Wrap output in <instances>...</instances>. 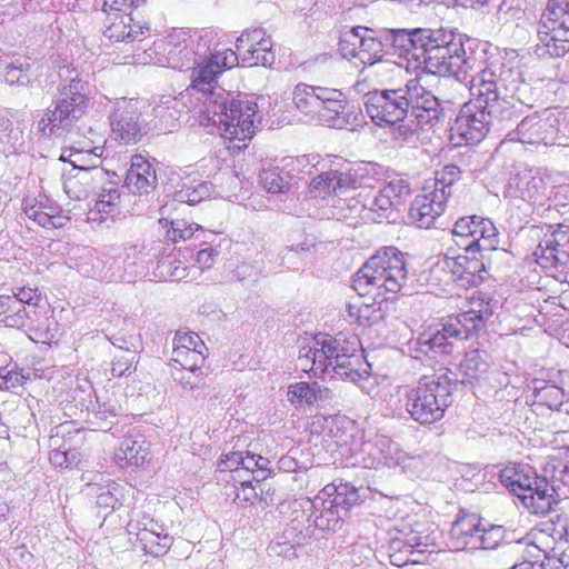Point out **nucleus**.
Here are the masks:
<instances>
[{
	"label": "nucleus",
	"mask_w": 569,
	"mask_h": 569,
	"mask_svg": "<svg viewBox=\"0 0 569 569\" xmlns=\"http://www.w3.org/2000/svg\"><path fill=\"white\" fill-rule=\"evenodd\" d=\"M388 53L419 60L430 29H382Z\"/></svg>",
	"instance_id": "21"
},
{
	"label": "nucleus",
	"mask_w": 569,
	"mask_h": 569,
	"mask_svg": "<svg viewBox=\"0 0 569 569\" xmlns=\"http://www.w3.org/2000/svg\"><path fill=\"white\" fill-rule=\"evenodd\" d=\"M227 495L229 497L233 496V501L238 506L246 507L258 500V487L253 486L252 482L243 486L232 485V490Z\"/></svg>",
	"instance_id": "58"
},
{
	"label": "nucleus",
	"mask_w": 569,
	"mask_h": 569,
	"mask_svg": "<svg viewBox=\"0 0 569 569\" xmlns=\"http://www.w3.org/2000/svg\"><path fill=\"white\" fill-rule=\"evenodd\" d=\"M371 188V196H366L370 220L380 221L389 219L393 211L399 210L410 197L411 189L409 182L403 178H395L383 183L378 190Z\"/></svg>",
	"instance_id": "19"
},
{
	"label": "nucleus",
	"mask_w": 569,
	"mask_h": 569,
	"mask_svg": "<svg viewBox=\"0 0 569 569\" xmlns=\"http://www.w3.org/2000/svg\"><path fill=\"white\" fill-rule=\"evenodd\" d=\"M481 532V523L476 515H463L451 525L449 539L451 547L457 550L466 548L477 549Z\"/></svg>",
	"instance_id": "25"
},
{
	"label": "nucleus",
	"mask_w": 569,
	"mask_h": 569,
	"mask_svg": "<svg viewBox=\"0 0 569 569\" xmlns=\"http://www.w3.org/2000/svg\"><path fill=\"white\" fill-rule=\"evenodd\" d=\"M533 52L539 58H562L569 52V0H548L537 24Z\"/></svg>",
	"instance_id": "11"
},
{
	"label": "nucleus",
	"mask_w": 569,
	"mask_h": 569,
	"mask_svg": "<svg viewBox=\"0 0 569 569\" xmlns=\"http://www.w3.org/2000/svg\"><path fill=\"white\" fill-rule=\"evenodd\" d=\"M258 106L249 100H236L230 93L221 91L216 99L206 103L204 114L209 123L217 127L224 140L233 143L232 148L243 149L256 133Z\"/></svg>",
	"instance_id": "5"
},
{
	"label": "nucleus",
	"mask_w": 569,
	"mask_h": 569,
	"mask_svg": "<svg viewBox=\"0 0 569 569\" xmlns=\"http://www.w3.org/2000/svg\"><path fill=\"white\" fill-rule=\"evenodd\" d=\"M362 449L369 453V461L367 459L362 460L367 468L373 467L376 461L378 463H389L390 461L400 463V455H403V452H399L396 443L386 436H377L375 441L363 442Z\"/></svg>",
	"instance_id": "31"
},
{
	"label": "nucleus",
	"mask_w": 569,
	"mask_h": 569,
	"mask_svg": "<svg viewBox=\"0 0 569 569\" xmlns=\"http://www.w3.org/2000/svg\"><path fill=\"white\" fill-rule=\"evenodd\" d=\"M569 128V116L559 108H547L525 117L513 132H510L511 140L522 143H542L545 146L559 142L565 130Z\"/></svg>",
	"instance_id": "13"
},
{
	"label": "nucleus",
	"mask_w": 569,
	"mask_h": 569,
	"mask_svg": "<svg viewBox=\"0 0 569 569\" xmlns=\"http://www.w3.org/2000/svg\"><path fill=\"white\" fill-rule=\"evenodd\" d=\"M505 538L502 526H490L488 529L481 527L477 549H496Z\"/></svg>",
	"instance_id": "56"
},
{
	"label": "nucleus",
	"mask_w": 569,
	"mask_h": 569,
	"mask_svg": "<svg viewBox=\"0 0 569 569\" xmlns=\"http://www.w3.org/2000/svg\"><path fill=\"white\" fill-rule=\"evenodd\" d=\"M137 352L130 347L120 346V352L113 356L111 372L113 376L122 377L136 370Z\"/></svg>",
	"instance_id": "48"
},
{
	"label": "nucleus",
	"mask_w": 569,
	"mask_h": 569,
	"mask_svg": "<svg viewBox=\"0 0 569 569\" xmlns=\"http://www.w3.org/2000/svg\"><path fill=\"white\" fill-rule=\"evenodd\" d=\"M172 379L178 382L184 390H194L204 387V376L202 368L200 370L172 367Z\"/></svg>",
	"instance_id": "50"
},
{
	"label": "nucleus",
	"mask_w": 569,
	"mask_h": 569,
	"mask_svg": "<svg viewBox=\"0 0 569 569\" xmlns=\"http://www.w3.org/2000/svg\"><path fill=\"white\" fill-rule=\"evenodd\" d=\"M124 186L133 194L150 193L157 186V174L152 164L140 154L133 156L126 174Z\"/></svg>",
	"instance_id": "23"
},
{
	"label": "nucleus",
	"mask_w": 569,
	"mask_h": 569,
	"mask_svg": "<svg viewBox=\"0 0 569 569\" xmlns=\"http://www.w3.org/2000/svg\"><path fill=\"white\" fill-rule=\"evenodd\" d=\"M346 208L341 207V210H346L348 212L342 213L341 217L349 221L350 224H356L358 219H369L370 220V211L368 209V202L366 196L360 191L356 197H351L349 200H346Z\"/></svg>",
	"instance_id": "49"
},
{
	"label": "nucleus",
	"mask_w": 569,
	"mask_h": 569,
	"mask_svg": "<svg viewBox=\"0 0 569 569\" xmlns=\"http://www.w3.org/2000/svg\"><path fill=\"white\" fill-rule=\"evenodd\" d=\"M129 533H136L137 531H147L149 533L159 535L160 532H167L164 527L157 520L148 515H143L138 520H131L128 523Z\"/></svg>",
	"instance_id": "60"
},
{
	"label": "nucleus",
	"mask_w": 569,
	"mask_h": 569,
	"mask_svg": "<svg viewBox=\"0 0 569 569\" xmlns=\"http://www.w3.org/2000/svg\"><path fill=\"white\" fill-rule=\"evenodd\" d=\"M134 535L139 542V547L146 553L154 557L166 555L173 541V538L168 532L153 535L147 531H137Z\"/></svg>",
	"instance_id": "38"
},
{
	"label": "nucleus",
	"mask_w": 569,
	"mask_h": 569,
	"mask_svg": "<svg viewBox=\"0 0 569 569\" xmlns=\"http://www.w3.org/2000/svg\"><path fill=\"white\" fill-rule=\"evenodd\" d=\"M488 320V312L476 316L468 310L449 318L436 329L422 332L416 340L409 342L410 356L417 360L425 357L435 358L438 355H450L457 341L467 340L480 331Z\"/></svg>",
	"instance_id": "9"
},
{
	"label": "nucleus",
	"mask_w": 569,
	"mask_h": 569,
	"mask_svg": "<svg viewBox=\"0 0 569 569\" xmlns=\"http://www.w3.org/2000/svg\"><path fill=\"white\" fill-rule=\"evenodd\" d=\"M200 349L207 351L208 348L194 332H181L177 331L173 339V349Z\"/></svg>",
	"instance_id": "61"
},
{
	"label": "nucleus",
	"mask_w": 569,
	"mask_h": 569,
	"mask_svg": "<svg viewBox=\"0 0 569 569\" xmlns=\"http://www.w3.org/2000/svg\"><path fill=\"white\" fill-rule=\"evenodd\" d=\"M535 254L538 258L539 264L543 268L553 266L560 262L559 243L553 238V236L551 238L545 239L539 243Z\"/></svg>",
	"instance_id": "52"
},
{
	"label": "nucleus",
	"mask_w": 569,
	"mask_h": 569,
	"mask_svg": "<svg viewBox=\"0 0 569 569\" xmlns=\"http://www.w3.org/2000/svg\"><path fill=\"white\" fill-rule=\"evenodd\" d=\"M273 42L269 36H266L259 44L254 47V56L252 61H247L250 66H271L274 62V54L272 52Z\"/></svg>",
	"instance_id": "57"
},
{
	"label": "nucleus",
	"mask_w": 569,
	"mask_h": 569,
	"mask_svg": "<svg viewBox=\"0 0 569 569\" xmlns=\"http://www.w3.org/2000/svg\"><path fill=\"white\" fill-rule=\"evenodd\" d=\"M407 266L406 253L392 246L383 247L357 271L352 288L360 296L373 290L377 295L399 293L407 288Z\"/></svg>",
	"instance_id": "6"
},
{
	"label": "nucleus",
	"mask_w": 569,
	"mask_h": 569,
	"mask_svg": "<svg viewBox=\"0 0 569 569\" xmlns=\"http://www.w3.org/2000/svg\"><path fill=\"white\" fill-rule=\"evenodd\" d=\"M507 196L519 198L531 204H543L550 200L552 179L550 173L541 168H525L512 174L507 184Z\"/></svg>",
	"instance_id": "17"
},
{
	"label": "nucleus",
	"mask_w": 569,
	"mask_h": 569,
	"mask_svg": "<svg viewBox=\"0 0 569 569\" xmlns=\"http://www.w3.org/2000/svg\"><path fill=\"white\" fill-rule=\"evenodd\" d=\"M58 330V322L53 317H48L41 309L34 311L30 327L27 333L31 339H39L42 341L51 340L56 337Z\"/></svg>",
	"instance_id": "40"
},
{
	"label": "nucleus",
	"mask_w": 569,
	"mask_h": 569,
	"mask_svg": "<svg viewBox=\"0 0 569 569\" xmlns=\"http://www.w3.org/2000/svg\"><path fill=\"white\" fill-rule=\"evenodd\" d=\"M429 33L418 60L427 73L461 80L472 70L471 57L465 49L469 39L445 29H430Z\"/></svg>",
	"instance_id": "8"
},
{
	"label": "nucleus",
	"mask_w": 569,
	"mask_h": 569,
	"mask_svg": "<svg viewBox=\"0 0 569 569\" xmlns=\"http://www.w3.org/2000/svg\"><path fill=\"white\" fill-rule=\"evenodd\" d=\"M120 191L117 184L112 181H108L107 184L102 186L101 191L98 193L94 208L89 212L90 220H97L99 216L100 220H104L107 217H113L119 213Z\"/></svg>",
	"instance_id": "34"
},
{
	"label": "nucleus",
	"mask_w": 569,
	"mask_h": 569,
	"mask_svg": "<svg viewBox=\"0 0 569 569\" xmlns=\"http://www.w3.org/2000/svg\"><path fill=\"white\" fill-rule=\"evenodd\" d=\"M76 173L68 174L63 179V190L66 194L72 200L86 199L89 194L88 187L80 179V173L74 170Z\"/></svg>",
	"instance_id": "55"
},
{
	"label": "nucleus",
	"mask_w": 569,
	"mask_h": 569,
	"mask_svg": "<svg viewBox=\"0 0 569 569\" xmlns=\"http://www.w3.org/2000/svg\"><path fill=\"white\" fill-rule=\"evenodd\" d=\"M531 488L527 493H520L521 502L531 513H548L556 502L555 493L557 492L551 490L550 479H547L543 473L542 477L536 478V485H531Z\"/></svg>",
	"instance_id": "26"
},
{
	"label": "nucleus",
	"mask_w": 569,
	"mask_h": 569,
	"mask_svg": "<svg viewBox=\"0 0 569 569\" xmlns=\"http://www.w3.org/2000/svg\"><path fill=\"white\" fill-rule=\"evenodd\" d=\"M447 199L442 194L423 188V192L418 194L409 209V220L421 229H429L438 217L445 211Z\"/></svg>",
	"instance_id": "22"
},
{
	"label": "nucleus",
	"mask_w": 569,
	"mask_h": 569,
	"mask_svg": "<svg viewBox=\"0 0 569 569\" xmlns=\"http://www.w3.org/2000/svg\"><path fill=\"white\" fill-rule=\"evenodd\" d=\"M150 456L149 443L142 436L124 438L114 452V460L121 468L141 467Z\"/></svg>",
	"instance_id": "29"
},
{
	"label": "nucleus",
	"mask_w": 569,
	"mask_h": 569,
	"mask_svg": "<svg viewBox=\"0 0 569 569\" xmlns=\"http://www.w3.org/2000/svg\"><path fill=\"white\" fill-rule=\"evenodd\" d=\"M34 311L8 295H0V326L27 332Z\"/></svg>",
	"instance_id": "28"
},
{
	"label": "nucleus",
	"mask_w": 569,
	"mask_h": 569,
	"mask_svg": "<svg viewBox=\"0 0 569 569\" xmlns=\"http://www.w3.org/2000/svg\"><path fill=\"white\" fill-rule=\"evenodd\" d=\"M316 511H319V513L315 517V526L323 531L336 532L340 530L347 517L341 510L333 508L332 502L327 503L325 500H320Z\"/></svg>",
	"instance_id": "37"
},
{
	"label": "nucleus",
	"mask_w": 569,
	"mask_h": 569,
	"mask_svg": "<svg viewBox=\"0 0 569 569\" xmlns=\"http://www.w3.org/2000/svg\"><path fill=\"white\" fill-rule=\"evenodd\" d=\"M489 368V355L486 351H480L478 349L467 351L459 365V370L463 376V379L461 381L458 380V385L485 378Z\"/></svg>",
	"instance_id": "33"
},
{
	"label": "nucleus",
	"mask_w": 569,
	"mask_h": 569,
	"mask_svg": "<svg viewBox=\"0 0 569 569\" xmlns=\"http://www.w3.org/2000/svg\"><path fill=\"white\" fill-rule=\"evenodd\" d=\"M208 188L204 184H200L198 188H184L177 192V200L188 204H196L202 201L207 194Z\"/></svg>",
	"instance_id": "62"
},
{
	"label": "nucleus",
	"mask_w": 569,
	"mask_h": 569,
	"mask_svg": "<svg viewBox=\"0 0 569 569\" xmlns=\"http://www.w3.org/2000/svg\"><path fill=\"white\" fill-rule=\"evenodd\" d=\"M456 252L449 249L439 263L450 274V279L457 286L469 289L479 286L486 273L483 254L471 253V251Z\"/></svg>",
	"instance_id": "18"
},
{
	"label": "nucleus",
	"mask_w": 569,
	"mask_h": 569,
	"mask_svg": "<svg viewBox=\"0 0 569 569\" xmlns=\"http://www.w3.org/2000/svg\"><path fill=\"white\" fill-rule=\"evenodd\" d=\"M518 72L509 61L493 59L471 76V100L465 103L451 131L467 144L485 139L491 129L502 130L518 120L537 98L526 82L515 87Z\"/></svg>",
	"instance_id": "1"
},
{
	"label": "nucleus",
	"mask_w": 569,
	"mask_h": 569,
	"mask_svg": "<svg viewBox=\"0 0 569 569\" xmlns=\"http://www.w3.org/2000/svg\"><path fill=\"white\" fill-rule=\"evenodd\" d=\"M383 31L356 26L340 32L338 50L341 57L362 69L380 62L388 53Z\"/></svg>",
	"instance_id": "12"
},
{
	"label": "nucleus",
	"mask_w": 569,
	"mask_h": 569,
	"mask_svg": "<svg viewBox=\"0 0 569 569\" xmlns=\"http://www.w3.org/2000/svg\"><path fill=\"white\" fill-rule=\"evenodd\" d=\"M537 473L529 466H509L500 471L499 480L511 492L517 495L527 493L531 485H536Z\"/></svg>",
	"instance_id": "32"
},
{
	"label": "nucleus",
	"mask_w": 569,
	"mask_h": 569,
	"mask_svg": "<svg viewBox=\"0 0 569 569\" xmlns=\"http://www.w3.org/2000/svg\"><path fill=\"white\" fill-rule=\"evenodd\" d=\"M335 178L333 187L335 193H343L349 189H361L370 186L373 180L366 173V168H349L347 170H333Z\"/></svg>",
	"instance_id": "36"
},
{
	"label": "nucleus",
	"mask_w": 569,
	"mask_h": 569,
	"mask_svg": "<svg viewBox=\"0 0 569 569\" xmlns=\"http://www.w3.org/2000/svg\"><path fill=\"white\" fill-rule=\"evenodd\" d=\"M141 108L138 99L121 98L114 102L109 120L116 140L124 144L137 143L147 133Z\"/></svg>",
	"instance_id": "15"
},
{
	"label": "nucleus",
	"mask_w": 569,
	"mask_h": 569,
	"mask_svg": "<svg viewBox=\"0 0 569 569\" xmlns=\"http://www.w3.org/2000/svg\"><path fill=\"white\" fill-rule=\"evenodd\" d=\"M460 168L456 164H447L441 170L436 171L432 184H427L430 190L442 194L447 200L452 196L453 184L460 179Z\"/></svg>",
	"instance_id": "42"
},
{
	"label": "nucleus",
	"mask_w": 569,
	"mask_h": 569,
	"mask_svg": "<svg viewBox=\"0 0 569 569\" xmlns=\"http://www.w3.org/2000/svg\"><path fill=\"white\" fill-rule=\"evenodd\" d=\"M452 237L460 250L477 254L495 251L499 246V232L495 223L476 214L459 218L453 224Z\"/></svg>",
	"instance_id": "14"
},
{
	"label": "nucleus",
	"mask_w": 569,
	"mask_h": 569,
	"mask_svg": "<svg viewBox=\"0 0 569 569\" xmlns=\"http://www.w3.org/2000/svg\"><path fill=\"white\" fill-rule=\"evenodd\" d=\"M296 108L312 120L331 128L349 124L346 94L336 88L298 83L292 92Z\"/></svg>",
	"instance_id": "10"
},
{
	"label": "nucleus",
	"mask_w": 569,
	"mask_h": 569,
	"mask_svg": "<svg viewBox=\"0 0 569 569\" xmlns=\"http://www.w3.org/2000/svg\"><path fill=\"white\" fill-rule=\"evenodd\" d=\"M27 379L28 376H24L21 371L8 370V367H6V371L0 373V390L14 389L22 386Z\"/></svg>",
	"instance_id": "64"
},
{
	"label": "nucleus",
	"mask_w": 569,
	"mask_h": 569,
	"mask_svg": "<svg viewBox=\"0 0 569 569\" xmlns=\"http://www.w3.org/2000/svg\"><path fill=\"white\" fill-rule=\"evenodd\" d=\"M11 299H17L21 305L30 307L33 311H39L40 293L37 288L17 287L12 289V293L8 295Z\"/></svg>",
	"instance_id": "59"
},
{
	"label": "nucleus",
	"mask_w": 569,
	"mask_h": 569,
	"mask_svg": "<svg viewBox=\"0 0 569 569\" xmlns=\"http://www.w3.org/2000/svg\"><path fill=\"white\" fill-rule=\"evenodd\" d=\"M217 32L210 29H202L192 37V47L197 61L210 59L211 56L224 54L218 47Z\"/></svg>",
	"instance_id": "39"
},
{
	"label": "nucleus",
	"mask_w": 569,
	"mask_h": 569,
	"mask_svg": "<svg viewBox=\"0 0 569 569\" xmlns=\"http://www.w3.org/2000/svg\"><path fill=\"white\" fill-rule=\"evenodd\" d=\"M150 31L147 22L137 21L132 13H114L112 22L106 28L103 34L111 41L133 42L140 34Z\"/></svg>",
	"instance_id": "27"
},
{
	"label": "nucleus",
	"mask_w": 569,
	"mask_h": 569,
	"mask_svg": "<svg viewBox=\"0 0 569 569\" xmlns=\"http://www.w3.org/2000/svg\"><path fill=\"white\" fill-rule=\"evenodd\" d=\"M362 100L366 113L378 126H395L411 117L423 129L443 118L439 99L420 83L419 78L409 79L397 89L368 91Z\"/></svg>",
	"instance_id": "2"
},
{
	"label": "nucleus",
	"mask_w": 569,
	"mask_h": 569,
	"mask_svg": "<svg viewBox=\"0 0 569 569\" xmlns=\"http://www.w3.org/2000/svg\"><path fill=\"white\" fill-rule=\"evenodd\" d=\"M543 473L550 479L552 491H558L561 486H569V460L551 458L546 463Z\"/></svg>",
	"instance_id": "45"
},
{
	"label": "nucleus",
	"mask_w": 569,
	"mask_h": 569,
	"mask_svg": "<svg viewBox=\"0 0 569 569\" xmlns=\"http://www.w3.org/2000/svg\"><path fill=\"white\" fill-rule=\"evenodd\" d=\"M469 308L468 311L476 313V316L482 315V311L488 312V319L493 315L497 301L493 300L489 295L476 291L468 299Z\"/></svg>",
	"instance_id": "54"
},
{
	"label": "nucleus",
	"mask_w": 569,
	"mask_h": 569,
	"mask_svg": "<svg viewBox=\"0 0 569 569\" xmlns=\"http://www.w3.org/2000/svg\"><path fill=\"white\" fill-rule=\"evenodd\" d=\"M71 163L73 164L72 170L79 171L80 179L88 187L89 193L97 188L102 189V186L107 184V182L110 181L108 179L109 172L100 166H77L74 161H72Z\"/></svg>",
	"instance_id": "47"
},
{
	"label": "nucleus",
	"mask_w": 569,
	"mask_h": 569,
	"mask_svg": "<svg viewBox=\"0 0 569 569\" xmlns=\"http://www.w3.org/2000/svg\"><path fill=\"white\" fill-rule=\"evenodd\" d=\"M160 57L157 63L179 71H188L197 63L192 37L178 31L169 34L158 47Z\"/></svg>",
	"instance_id": "20"
},
{
	"label": "nucleus",
	"mask_w": 569,
	"mask_h": 569,
	"mask_svg": "<svg viewBox=\"0 0 569 569\" xmlns=\"http://www.w3.org/2000/svg\"><path fill=\"white\" fill-rule=\"evenodd\" d=\"M266 36V31L262 28L242 31L236 41V54L238 56V61L240 59L241 61H252L254 56V46L259 44Z\"/></svg>",
	"instance_id": "43"
},
{
	"label": "nucleus",
	"mask_w": 569,
	"mask_h": 569,
	"mask_svg": "<svg viewBox=\"0 0 569 569\" xmlns=\"http://www.w3.org/2000/svg\"><path fill=\"white\" fill-rule=\"evenodd\" d=\"M312 395V383L297 382L288 388V400L296 407L311 406Z\"/></svg>",
	"instance_id": "53"
},
{
	"label": "nucleus",
	"mask_w": 569,
	"mask_h": 569,
	"mask_svg": "<svg viewBox=\"0 0 569 569\" xmlns=\"http://www.w3.org/2000/svg\"><path fill=\"white\" fill-rule=\"evenodd\" d=\"M238 66V56L231 49H224V54L211 56L210 59L197 61L191 68V89L202 94L203 106L216 99L217 96L224 91L217 87V78L226 69Z\"/></svg>",
	"instance_id": "16"
},
{
	"label": "nucleus",
	"mask_w": 569,
	"mask_h": 569,
	"mask_svg": "<svg viewBox=\"0 0 569 569\" xmlns=\"http://www.w3.org/2000/svg\"><path fill=\"white\" fill-rule=\"evenodd\" d=\"M458 387L456 375L448 368L425 375L408 388L401 401L410 418L421 426L440 421L453 402V392Z\"/></svg>",
	"instance_id": "4"
},
{
	"label": "nucleus",
	"mask_w": 569,
	"mask_h": 569,
	"mask_svg": "<svg viewBox=\"0 0 569 569\" xmlns=\"http://www.w3.org/2000/svg\"><path fill=\"white\" fill-rule=\"evenodd\" d=\"M182 103L172 96H161L153 100L152 113L166 127L171 126L180 117Z\"/></svg>",
	"instance_id": "41"
},
{
	"label": "nucleus",
	"mask_w": 569,
	"mask_h": 569,
	"mask_svg": "<svg viewBox=\"0 0 569 569\" xmlns=\"http://www.w3.org/2000/svg\"><path fill=\"white\" fill-rule=\"evenodd\" d=\"M206 351L200 349H173L170 358L171 366L178 368L200 370L204 363Z\"/></svg>",
	"instance_id": "46"
},
{
	"label": "nucleus",
	"mask_w": 569,
	"mask_h": 569,
	"mask_svg": "<svg viewBox=\"0 0 569 569\" xmlns=\"http://www.w3.org/2000/svg\"><path fill=\"white\" fill-rule=\"evenodd\" d=\"M159 222L164 228L170 227L167 230V236L166 237H167L168 240H170L172 242L180 241L181 233H183V231H186V227H187V223H188V221L183 220V219H172V220H169L167 218L160 219Z\"/></svg>",
	"instance_id": "63"
},
{
	"label": "nucleus",
	"mask_w": 569,
	"mask_h": 569,
	"mask_svg": "<svg viewBox=\"0 0 569 569\" xmlns=\"http://www.w3.org/2000/svg\"><path fill=\"white\" fill-rule=\"evenodd\" d=\"M68 73L69 78L59 83L52 104L39 121V131L43 136L58 137L69 131L88 109L91 93L88 81L74 69H68Z\"/></svg>",
	"instance_id": "7"
},
{
	"label": "nucleus",
	"mask_w": 569,
	"mask_h": 569,
	"mask_svg": "<svg viewBox=\"0 0 569 569\" xmlns=\"http://www.w3.org/2000/svg\"><path fill=\"white\" fill-rule=\"evenodd\" d=\"M24 213L29 219L36 221L39 226L50 228H62L70 218L62 213L61 208L49 200L39 201L34 204L24 206Z\"/></svg>",
	"instance_id": "30"
},
{
	"label": "nucleus",
	"mask_w": 569,
	"mask_h": 569,
	"mask_svg": "<svg viewBox=\"0 0 569 569\" xmlns=\"http://www.w3.org/2000/svg\"><path fill=\"white\" fill-rule=\"evenodd\" d=\"M259 178L263 188L270 193L284 192L289 188V172L278 167L263 169Z\"/></svg>",
	"instance_id": "44"
},
{
	"label": "nucleus",
	"mask_w": 569,
	"mask_h": 569,
	"mask_svg": "<svg viewBox=\"0 0 569 569\" xmlns=\"http://www.w3.org/2000/svg\"><path fill=\"white\" fill-rule=\"evenodd\" d=\"M333 179H336L333 170L318 174L310 181L308 194L311 198H326L335 193Z\"/></svg>",
	"instance_id": "51"
},
{
	"label": "nucleus",
	"mask_w": 569,
	"mask_h": 569,
	"mask_svg": "<svg viewBox=\"0 0 569 569\" xmlns=\"http://www.w3.org/2000/svg\"><path fill=\"white\" fill-rule=\"evenodd\" d=\"M360 341L357 337L346 338L342 333L335 337L318 333L312 337V373L333 372L343 380L359 383L370 377V365L365 361Z\"/></svg>",
	"instance_id": "3"
},
{
	"label": "nucleus",
	"mask_w": 569,
	"mask_h": 569,
	"mask_svg": "<svg viewBox=\"0 0 569 569\" xmlns=\"http://www.w3.org/2000/svg\"><path fill=\"white\" fill-rule=\"evenodd\" d=\"M428 547V543L422 541V537L412 535L410 537H395L390 539L388 546V556L390 562L396 567H403L409 563L412 548Z\"/></svg>",
	"instance_id": "35"
},
{
	"label": "nucleus",
	"mask_w": 569,
	"mask_h": 569,
	"mask_svg": "<svg viewBox=\"0 0 569 569\" xmlns=\"http://www.w3.org/2000/svg\"><path fill=\"white\" fill-rule=\"evenodd\" d=\"M360 496L355 486L348 482L335 481L323 487L312 501V507L318 509L320 500H325L327 503L332 502L333 508L341 510L348 516V512L352 506H355Z\"/></svg>",
	"instance_id": "24"
}]
</instances>
